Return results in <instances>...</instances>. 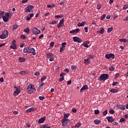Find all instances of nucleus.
Segmentation results:
<instances>
[{
    "label": "nucleus",
    "instance_id": "14",
    "mask_svg": "<svg viewBox=\"0 0 128 128\" xmlns=\"http://www.w3.org/2000/svg\"><path fill=\"white\" fill-rule=\"evenodd\" d=\"M46 116L38 120V124H42V122H44V120H46Z\"/></svg>",
    "mask_w": 128,
    "mask_h": 128
},
{
    "label": "nucleus",
    "instance_id": "19",
    "mask_svg": "<svg viewBox=\"0 0 128 128\" xmlns=\"http://www.w3.org/2000/svg\"><path fill=\"white\" fill-rule=\"evenodd\" d=\"M2 19L4 22H8V20H10V18L6 17V16H3Z\"/></svg>",
    "mask_w": 128,
    "mask_h": 128
},
{
    "label": "nucleus",
    "instance_id": "8",
    "mask_svg": "<svg viewBox=\"0 0 128 128\" xmlns=\"http://www.w3.org/2000/svg\"><path fill=\"white\" fill-rule=\"evenodd\" d=\"M64 20L62 19L60 20L58 24L57 25L58 28H60L61 26H64Z\"/></svg>",
    "mask_w": 128,
    "mask_h": 128
},
{
    "label": "nucleus",
    "instance_id": "38",
    "mask_svg": "<svg viewBox=\"0 0 128 128\" xmlns=\"http://www.w3.org/2000/svg\"><path fill=\"white\" fill-rule=\"evenodd\" d=\"M66 44V42H62V46H61V48H65Z\"/></svg>",
    "mask_w": 128,
    "mask_h": 128
},
{
    "label": "nucleus",
    "instance_id": "32",
    "mask_svg": "<svg viewBox=\"0 0 128 128\" xmlns=\"http://www.w3.org/2000/svg\"><path fill=\"white\" fill-rule=\"evenodd\" d=\"M40 128H50V126H48V124H45L43 126H40Z\"/></svg>",
    "mask_w": 128,
    "mask_h": 128
},
{
    "label": "nucleus",
    "instance_id": "17",
    "mask_svg": "<svg viewBox=\"0 0 128 128\" xmlns=\"http://www.w3.org/2000/svg\"><path fill=\"white\" fill-rule=\"evenodd\" d=\"M32 32H40V30L35 27L32 29Z\"/></svg>",
    "mask_w": 128,
    "mask_h": 128
},
{
    "label": "nucleus",
    "instance_id": "18",
    "mask_svg": "<svg viewBox=\"0 0 128 128\" xmlns=\"http://www.w3.org/2000/svg\"><path fill=\"white\" fill-rule=\"evenodd\" d=\"M84 62L86 64H90V60L88 58L87 59L84 60Z\"/></svg>",
    "mask_w": 128,
    "mask_h": 128
},
{
    "label": "nucleus",
    "instance_id": "61",
    "mask_svg": "<svg viewBox=\"0 0 128 128\" xmlns=\"http://www.w3.org/2000/svg\"><path fill=\"white\" fill-rule=\"evenodd\" d=\"M76 110H77L76 108H74L72 109V112H76Z\"/></svg>",
    "mask_w": 128,
    "mask_h": 128
},
{
    "label": "nucleus",
    "instance_id": "55",
    "mask_svg": "<svg viewBox=\"0 0 128 128\" xmlns=\"http://www.w3.org/2000/svg\"><path fill=\"white\" fill-rule=\"evenodd\" d=\"M64 80V77H62V78H59V81L62 82V80Z\"/></svg>",
    "mask_w": 128,
    "mask_h": 128
},
{
    "label": "nucleus",
    "instance_id": "25",
    "mask_svg": "<svg viewBox=\"0 0 128 128\" xmlns=\"http://www.w3.org/2000/svg\"><path fill=\"white\" fill-rule=\"evenodd\" d=\"M18 60L20 62H24L26 61V58H24L20 57V58H18Z\"/></svg>",
    "mask_w": 128,
    "mask_h": 128
},
{
    "label": "nucleus",
    "instance_id": "33",
    "mask_svg": "<svg viewBox=\"0 0 128 128\" xmlns=\"http://www.w3.org/2000/svg\"><path fill=\"white\" fill-rule=\"evenodd\" d=\"M26 35H21L20 36V38L21 40H26Z\"/></svg>",
    "mask_w": 128,
    "mask_h": 128
},
{
    "label": "nucleus",
    "instance_id": "43",
    "mask_svg": "<svg viewBox=\"0 0 128 128\" xmlns=\"http://www.w3.org/2000/svg\"><path fill=\"white\" fill-rule=\"evenodd\" d=\"M102 114H103V116H106V114H108V110H106L105 111H104V112H102Z\"/></svg>",
    "mask_w": 128,
    "mask_h": 128
},
{
    "label": "nucleus",
    "instance_id": "1",
    "mask_svg": "<svg viewBox=\"0 0 128 128\" xmlns=\"http://www.w3.org/2000/svg\"><path fill=\"white\" fill-rule=\"evenodd\" d=\"M34 92H36V88H34V86L32 84H30L27 88V92L30 94H32Z\"/></svg>",
    "mask_w": 128,
    "mask_h": 128
},
{
    "label": "nucleus",
    "instance_id": "58",
    "mask_svg": "<svg viewBox=\"0 0 128 128\" xmlns=\"http://www.w3.org/2000/svg\"><path fill=\"white\" fill-rule=\"evenodd\" d=\"M123 20H124V22H126V21H128V16H126V17Z\"/></svg>",
    "mask_w": 128,
    "mask_h": 128
},
{
    "label": "nucleus",
    "instance_id": "63",
    "mask_svg": "<svg viewBox=\"0 0 128 128\" xmlns=\"http://www.w3.org/2000/svg\"><path fill=\"white\" fill-rule=\"evenodd\" d=\"M49 60L50 62H54V58L53 57H51V58H50Z\"/></svg>",
    "mask_w": 128,
    "mask_h": 128
},
{
    "label": "nucleus",
    "instance_id": "42",
    "mask_svg": "<svg viewBox=\"0 0 128 128\" xmlns=\"http://www.w3.org/2000/svg\"><path fill=\"white\" fill-rule=\"evenodd\" d=\"M120 122H126V119H124V118H121Z\"/></svg>",
    "mask_w": 128,
    "mask_h": 128
},
{
    "label": "nucleus",
    "instance_id": "11",
    "mask_svg": "<svg viewBox=\"0 0 128 128\" xmlns=\"http://www.w3.org/2000/svg\"><path fill=\"white\" fill-rule=\"evenodd\" d=\"M116 108H120V110H126V108L123 104H118L116 106Z\"/></svg>",
    "mask_w": 128,
    "mask_h": 128
},
{
    "label": "nucleus",
    "instance_id": "6",
    "mask_svg": "<svg viewBox=\"0 0 128 128\" xmlns=\"http://www.w3.org/2000/svg\"><path fill=\"white\" fill-rule=\"evenodd\" d=\"M73 40L74 42H82V40L80 39V38L78 37V36H74L73 37Z\"/></svg>",
    "mask_w": 128,
    "mask_h": 128
},
{
    "label": "nucleus",
    "instance_id": "57",
    "mask_svg": "<svg viewBox=\"0 0 128 128\" xmlns=\"http://www.w3.org/2000/svg\"><path fill=\"white\" fill-rule=\"evenodd\" d=\"M4 12L0 11V16H4Z\"/></svg>",
    "mask_w": 128,
    "mask_h": 128
},
{
    "label": "nucleus",
    "instance_id": "23",
    "mask_svg": "<svg viewBox=\"0 0 128 128\" xmlns=\"http://www.w3.org/2000/svg\"><path fill=\"white\" fill-rule=\"evenodd\" d=\"M94 122L96 124H100L102 122V121H100V120H98V119L95 120Z\"/></svg>",
    "mask_w": 128,
    "mask_h": 128
},
{
    "label": "nucleus",
    "instance_id": "24",
    "mask_svg": "<svg viewBox=\"0 0 128 128\" xmlns=\"http://www.w3.org/2000/svg\"><path fill=\"white\" fill-rule=\"evenodd\" d=\"M29 48H30V47H25L23 50L24 52V54H26L28 52Z\"/></svg>",
    "mask_w": 128,
    "mask_h": 128
},
{
    "label": "nucleus",
    "instance_id": "10",
    "mask_svg": "<svg viewBox=\"0 0 128 128\" xmlns=\"http://www.w3.org/2000/svg\"><path fill=\"white\" fill-rule=\"evenodd\" d=\"M8 36V33L6 32V34H4V33H3L0 36V38H1V40L6 38Z\"/></svg>",
    "mask_w": 128,
    "mask_h": 128
},
{
    "label": "nucleus",
    "instance_id": "16",
    "mask_svg": "<svg viewBox=\"0 0 128 128\" xmlns=\"http://www.w3.org/2000/svg\"><path fill=\"white\" fill-rule=\"evenodd\" d=\"M54 57V54L52 53H47L46 54V58H51Z\"/></svg>",
    "mask_w": 128,
    "mask_h": 128
},
{
    "label": "nucleus",
    "instance_id": "50",
    "mask_svg": "<svg viewBox=\"0 0 128 128\" xmlns=\"http://www.w3.org/2000/svg\"><path fill=\"white\" fill-rule=\"evenodd\" d=\"M34 74L36 76H40V72H35Z\"/></svg>",
    "mask_w": 128,
    "mask_h": 128
},
{
    "label": "nucleus",
    "instance_id": "34",
    "mask_svg": "<svg viewBox=\"0 0 128 128\" xmlns=\"http://www.w3.org/2000/svg\"><path fill=\"white\" fill-rule=\"evenodd\" d=\"M76 68H77V67L76 66H71V70H76Z\"/></svg>",
    "mask_w": 128,
    "mask_h": 128
},
{
    "label": "nucleus",
    "instance_id": "37",
    "mask_svg": "<svg viewBox=\"0 0 128 128\" xmlns=\"http://www.w3.org/2000/svg\"><path fill=\"white\" fill-rule=\"evenodd\" d=\"M45 98H46V97H44V96H39V100H44Z\"/></svg>",
    "mask_w": 128,
    "mask_h": 128
},
{
    "label": "nucleus",
    "instance_id": "47",
    "mask_svg": "<svg viewBox=\"0 0 128 128\" xmlns=\"http://www.w3.org/2000/svg\"><path fill=\"white\" fill-rule=\"evenodd\" d=\"M98 32H104V28H101L100 31H98Z\"/></svg>",
    "mask_w": 128,
    "mask_h": 128
},
{
    "label": "nucleus",
    "instance_id": "40",
    "mask_svg": "<svg viewBox=\"0 0 128 128\" xmlns=\"http://www.w3.org/2000/svg\"><path fill=\"white\" fill-rule=\"evenodd\" d=\"M45 80H46V76H44L43 78H41V82H42Z\"/></svg>",
    "mask_w": 128,
    "mask_h": 128
},
{
    "label": "nucleus",
    "instance_id": "26",
    "mask_svg": "<svg viewBox=\"0 0 128 128\" xmlns=\"http://www.w3.org/2000/svg\"><path fill=\"white\" fill-rule=\"evenodd\" d=\"M120 42H128V39H124V38H120Z\"/></svg>",
    "mask_w": 128,
    "mask_h": 128
},
{
    "label": "nucleus",
    "instance_id": "27",
    "mask_svg": "<svg viewBox=\"0 0 128 128\" xmlns=\"http://www.w3.org/2000/svg\"><path fill=\"white\" fill-rule=\"evenodd\" d=\"M80 30L78 28H76L74 30H70V32H80Z\"/></svg>",
    "mask_w": 128,
    "mask_h": 128
},
{
    "label": "nucleus",
    "instance_id": "54",
    "mask_svg": "<svg viewBox=\"0 0 128 128\" xmlns=\"http://www.w3.org/2000/svg\"><path fill=\"white\" fill-rule=\"evenodd\" d=\"M50 24H56V20H53Z\"/></svg>",
    "mask_w": 128,
    "mask_h": 128
},
{
    "label": "nucleus",
    "instance_id": "59",
    "mask_svg": "<svg viewBox=\"0 0 128 128\" xmlns=\"http://www.w3.org/2000/svg\"><path fill=\"white\" fill-rule=\"evenodd\" d=\"M118 122H113V123L112 124H113V126H118Z\"/></svg>",
    "mask_w": 128,
    "mask_h": 128
},
{
    "label": "nucleus",
    "instance_id": "2",
    "mask_svg": "<svg viewBox=\"0 0 128 128\" xmlns=\"http://www.w3.org/2000/svg\"><path fill=\"white\" fill-rule=\"evenodd\" d=\"M99 78L100 80H108V74H102L100 76Z\"/></svg>",
    "mask_w": 128,
    "mask_h": 128
},
{
    "label": "nucleus",
    "instance_id": "60",
    "mask_svg": "<svg viewBox=\"0 0 128 128\" xmlns=\"http://www.w3.org/2000/svg\"><path fill=\"white\" fill-rule=\"evenodd\" d=\"M115 76L116 78H118V76H120V73H117L116 74Z\"/></svg>",
    "mask_w": 128,
    "mask_h": 128
},
{
    "label": "nucleus",
    "instance_id": "22",
    "mask_svg": "<svg viewBox=\"0 0 128 128\" xmlns=\"http://www.w3.org/2000/svg\"><path fill=\"white\" fill-rule=\"evenodd\" d=\"M110 92L113 94H116V92H118V89L112 88L110 90Z\"/></svg>",
    "mask_w": 128,
    "mask_h": 128
},
{
    "label": "nucleus",
    "instance_id": "4",
    "mask_svg": "<svg viewBox=\"0 0 128 128\" xmlns=\"http://www.w3.org/2000/svg\"><path fill=\"white\" fill-rule=\"evenodd\" d=\"M34 6L32 5H28L25 8V10L26 12H30L32 10H34Z\"/></svg>",
    "mask_w": 128,
    "mask_h": 128
},
{
    "label": "nucleus",
    "instance_id": "3",
    "mask_svg": "<svg viewBox=\"0 0 128 128\" xmlns=\"http://www.w3.org/2000/svg\"><path fill=\"white\" fill-rule=\"evenodd\" d=\"M68 122H70V120H68V119L66 118H64L62 120V126H68Z\"/></svg>",
    "mask_w": 128,
    "mask_h": 128
},
{
    "label": "nucleus",
    "instance_id": "64",
    "mask_svg": "<svg viewBox=\"0 0 128 128\" xmlns=\"http://www.w3.org/2000/svg\"><path fill=\"white\" fill-rule=\"evenodd\" d=\"M20 74H26V72H24V71H21V72H20Z\"/></svg>",
    "mask_w": 128,
    "mask_h": 128
},
{
    "label": "nucleus",
    "instance_id": "29",
    "mask_svg": "<svg viewBox=\"0 0 128 128\" xmlns=\"http://www.w3.org/2000/svg\"><path fill=\"white\" fill-rule=\"evenodd\" d=\"M80 126H82V124L78 122L75 125L74 128H80Z\"/></svg>",
    "mask_w": 128,
    "mask_h": 128
},
{
    "label": "nucleus",
    "instance_id": "35",
    "mask_svg": "<svg viewBox=\"0 0 128 128\" xmlns=\"http://www.w3.org/2000/svg\"><path fill=\"white\" fill-rule=\"evenodd\" d=\"M112 30H114V28L112 27H110L108 28V32H110L112 31Z\"/></svg>",
    "mask_w": 128,
    "mask_h": 128
},
{
    "label": "nucleus",
    "instance_id": "20",
    "mask_svg": "<svg viewBox=\"0 0 128 128\" xmlns=\"http://www.w3.org/2000/svg\"><path fill=\"white\" fill-rule=\"evenodd\" d=\"M86 24V22H82V23L78 22V26H84V24Z\"/></svg>",
    "mask_w": 128,
    "mask_h": 128
},
{
    "label": "nucleus",
    "instance_id": "12",
    "mask_svg": "<svg viewBox=\"0 0 128 128\" xmlns=\"http://www.w3.org/2000/svg\"><path fill=\"white\" fill-rule=\"evenodd\" d=\"M106 120L108 122H114V119L112 118V117L108 116L106 117Z\"/></svg>",
    "mask_w": 128,
    "mask_h": 128
},
{
    "label": "nucleus",
    "instance_id": "44",
    "mask_svg": "<svg viewBox=\"0 0 128 128\" xmlns=\"http://www.w3.org/2000/svg\"><path fill=\"white\" fill-rule=\"evenodd\" d=\"M106 14H103V15L101 16L100 20H102L106 18Z\"/></svg>",
    "mask_w": 128,
    "mask_h": 128
},
{
    "label": "nucleus",
    "instance_id": "28",
    "mask_svg": "<svg viewBox=\"0 0 128 128\" xmlns=\"http://www.w3.org/2000/svg\"><path fill=\"white\" fill-rule=\"evenodd\" d=\"M18 28V24H14L12 27V29L13 30H16Z\"/></svg>",
    "mask_w": 128,
    "mask_h": 128
},
{
    "label": "nucleus",
    "instance_id": "46",
    "mask_svg": "<svg viewBox=\"0 0 128 128\" xmlns=\"http://www.w3.org/2000/svg\"><path fill=\"white\" fill-rule=\"evenodd\" d=\"M82 46H84V48H88V45L86 44V43H84L82 44Z\"/></svg>",
    "mask_w": 128,
    "mask_h": 128
},
{
    "label": "nucleus",
    "instance_id": "13",
    "mask_svg": "<svg viewBox=\"0 0 128 128\" xmlns=\"http://www.w3.org/2000/svg\"><path fill=\"white\" fill-rule=\"evenodd\" d=\"M34 110H36V108H31L27 110L26 112H27V114H28V112H34Z\"/></svg>",
    "mask_w": 128,
    "mask_h": 128
},
{
    "label": "nucleus",
    "instance_id": "62",
    "mask_svg": "<svg viewBox=\"0 0 128 128\" xmlns=\"http://www.w3.org/2000/svg\"><path fill=\"white\" fill-rule=\"evenodd\" d=\"M67 84H72V80L68 81Z\"/></svg>",
    "mask_w": 128,
    "mask_h": 128
},
{
    "label": "nucleus",
    "instance_id": "15",
    "mask_svg": "<svg viewBox=\"0 0 128 128\" xmlns=\"http://www.w3.org/2000/svg\"><path fill=\"white\" fill-rule=\"evenodd\" d=\"M88 85H84V86L80 90V92H82L86 90H88Z\"/></svg>",
    "mask_w": 128,
    "mask_h": 128
},
{
    "label": "nucleus",
    "instance_id": "56",
    "mask_svg": "<svg viewBox=\"0 0 128 128\" xmlns=\"http://www.w3.org/2000/svg\"><path fill=\"white\" fill-rule=\"evenodd\" d=\"M65 74H65L64 73L62 72V73L60 74V76H62V78H64V76Z\"/></svg>",
    "mask_w": 128,
    "mask_h": 128
},
{
    "label": "nucleus",
    "instance_id": "5",
    "mask_svg": "<svg viewBox=\"0 0 128 128\" xmlns=\"http://www.w3.org/2000/svg\"><path fill=\"white\" fill-rule=\"evenodd\" d=\"M29 54H32L33 56H36V50L34 48H29V50L28 51Z\"/></svg>",
    "mask_w": 128,
    "mask_h": 128
},
{
    "label": "nucleus",
    "instance_id": "39",
    "mask_svg": "<svg viewBox=\"0 0 128 128\" xmlns=\"http://www.w3.org/2000/svg\"><path fill=\"white\" fill-rule=\"evenodd\" d=\"M68 116H70V114H64V118H68Z\"/></svg>",
    "mask_w": 128,
    "mask_h": 128
},
{
    "label": "nucleus",
    "instance_id": "48",
    "mask_svg": "<svg viewBox=\"0 0 128 128\" xmlns=\"http://www.w3.org/2000/svg\"><path fill=\"white\" fill-rule=\"evenodd\" d=\"M110 113L111 114H114V110L111 109L110 110Z\"/></svg>",
    "mask_w": 128,
    "mask_h": 128
},
{
    "label": "nucleus",
    "instance_id": "9",
    "mask_svg": "<svg viewBox=\"0 0 128 128\" xmlns=\"http://www.w3.org/2000/svg\"><path fill=\"white\" fill-rule=\"evenodd\" d=\"M20 90L18 88H16V90L14 92V96H18L20 94Z\"/></svg>",
    "mask_w": 128,
    "mask_h": 128
},
{
    "label": "nucleus",
    "instance_id": "30",
    "mask_svg": "<svg viewBox=\"0 0 128 128\" xmlns=\"http://www.w3.org/2000/svg\"><path fill=\"white\" fill-rule=\"evenodd\" d=\"M10 48H12L13 50H16V44H13L11 45L10 46Z\"/></svg>",
    "mask_w": 128,
    "mask_h": 128
},
{
    "label": "nucleus",
    "instance_id": "36",
    "mask_svg": "<svg viewBox=\"0 0 128 128\" xmlns=\"http://www.w3.org/2000/svg\"><path fill=\"white\" fill-rule=\"evenodd\" d=\"M24 32H30V28H27L24 30Z\"/></svg>",
    "mask_w": 128,
    "mask_h": 128
},
{
    "label": "nucleus",
    "instance_id": "45",
    "mask_svg": "<svg viewBox=\"0 0 128 128\" xmlns=\"http://www.w3.org/2000/svg\"><path fill=\"white\" fill-rule=\"evenodd\" d=\"M88 58L90 60H92V58H94V55H90Z\"/></svg>",
    "mask_w": 128,
    "mask_h": 128
},
{
    "label": "nucleus",
    "instance_id": "31",
    "mask_svg": "<svg viewBox=\"0 0 128 128\" xmlns=\"http://www.w3.org/2000/svg\"><path fill=\"white\" fill-rule=\"evenodd\" d=\"M114 68H116L114 66H112L110 68H109V70L110 72H112V70H114Z\"/></svg>",
    "mask_w": 128,
    "mask_h": 128
},
{
    "label": "nucleus",
    "instance_id": "49",
    "mask_svg": "<svg viewBox=\"0 0 128 128\" xmlns=\"http://www.w3.org/2000/svg\"><path fill=\"white\" fill-rule=\"evenodd\" d=\"M44 83H42L38 86V88L40 89V88H42L44 86Z\"/></svg>",
    "mask_w": 128,
    "mask_h": 128
},
{
    "label": "nucleus",
    "instance_id": "51",
    "mask_svg": "<svg viewBox=\"0 0 128 128\" xmlns=\"http://www.w3.org/2000/svg\"><path fill=\"white\" fill-rule=\"evenodd\" d=\"M52 6H54V5L52 6V4H51L50 5H47V8H52Z\"/></svg>",
    "mask_w": 128,
    "mask_h": 128
},
{
    "label": "nucleus",
    "instance_id": "7",
    "mask_svg": "<svg viewBox=\"0 0 128 128\" xmlns=\"http://www.w3.org/2000/svg\"><path fill=\"white\" fill-rule=\"evenodd\" d=\"M107 60H110V58H114V54H109L105 56Z\"/></svg>",
    "mask_w": 128,
    "mask_h": 128
},
{
    "label": "nucleus",
    "instance_id": "52",
    "mask_svg": "<svg viewBox=\"0 0 128 128\" xmlns=\"http://www.w3.org/2000/svg\"><path fill=\"white\" fill-rule=\"evenodd\" d=\"M54 42H51L50 44V46L51 48H52V46H54Z\"/></svg>",
    "mask_w": 128,
    "mask_h": 128
},
{
    "label": "nucleus",
    "instance_id": "41",
    "mask_svg": "<svg viewBox=\"0 0 128 128\" xmlns=\"http://www.w3.org/2000/svg\"><path fill=\"white\" fill-rule=\"evenodd\" d=\"M95 114H100V110H94Z\"/></svg>",
    "mask_w": 128,
    "mask_h": 128
},
{
    "label": "nucleus",
    "instance_id": "53",
    "mask_svg": "<svg viewBox=\"0 0 128 128\" xmlns=\"http://www.w3.org/2000/svg\"><path fill=\"white\" fill-rule=\"evenodd\" d=\"M64 48L62 47H60V52H64Z\"/></svg>",
    "mask_w": 128,
    "mask_h": 128
},
{
    "label": "nucleus",
    "instance_id": "21",
    "mask_svg": "<svg viewBox=\"0 0 128 128\" xmlns=\"http://www.w3.org/2000/svg\"><path fill=\"white\" fill-rule=\"evenodd\" d=\"M4 15L6 16V18H10V16H12V14L10 12H5Z\"/></svg>",
    "mask_w": 128,
    "mask_h": 128
}]
</instances>
